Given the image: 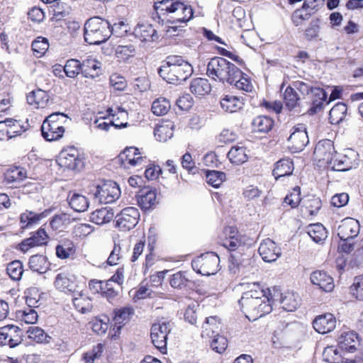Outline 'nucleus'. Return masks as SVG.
Wrapping results in <instances>:
<instances>
[{
    "instance_id": "16",
    "label": "nucleus",
    "mask_w": 363,
    "mask_h": 363,
    "mask_svg": "<svg viewBox=\"0 0 363 363\" xmlns=\"http://www.w3.org/2000/svg\"><path fill=\"white\" fill-rule=\"evenodd\" d=\"M337 320L333 314L327 313L318 315L313 322L314 329L320 334L333 331L336 327Z\"/></svg>"
},
{
    "instance_id": "60",
    "label": "nucleus",
    "mask_w": 363,
    "mask_h": 363,
    "mask_svg": "<svg viewBox=\"0 0 363 363\" xmlns=\"http://www.w3.org/2000/svg\"><path fill=\"white\" fill-rule=\"evenodd\" d=\"M301 200V188L299 186L294 187L292 192L288 194L284 199L285 203L289 205L291 208L297 207L299 205Z\"/></svg>"
},
{
    "instance_id": "63",
    "label": "nucleus",
    "mask_w": 363,
    "mask_h": 363,
    "mask_svg": "<svg viewBox=\"0 0 363 363\" xmlns=\"http://www.w3.org/2000/svg\"><path fill=\"white\" fill-rule=\"evenodd\" d=\"M118 159H143L142 153L135 147H125L118 156Z\"/></svg>"
},
{
    "instance_id": "30",
    "label": "nucleus",
    "mask_w": 363,
    "mask_h": 363,
    "mask_svg": "<svg viewBox=\"0 0 363 363\" xmlns=\"http://www.w3.org/2000/svg\"><path fill=\"white\" fill-rule=\"evenodd\" d=\"M190 90L192 94L197 96H203L211 90V86L208 79L203 78H196L191 82Z\"/></svg>"
},
{
    "instance_id": "27",
    "label": "nucleus",
    "mask_w": 363,
    "mask_h": 363,
    "mask_svg": "<svg viewBox=\"0 0 363 363\" xmlns=\"http://www.w3.org/2000/svg\"><path fill=\"white\" fill-rule=\"evenodd\" d=\"M28 103L37 108L46 107L49 102V96L46 91L42 89H37L31 91L27 96Z\"/></svg>"
},
{
    "instance_id": "13",
    "label": "nucleus",
    "mask_w": 363,
    "mask_h": 363,
    "mask_svg": "<svg viewBox=\"0 0 363 363\" xmlns=\"http://www.w3.org/2000/svg\"><path fill=\"white\" fill-rule=\"evenodd\" d=\"M258 251L265 262H275L281 255V248L269 238L264 239L261 242Z\"/></svg>"
},
{
    "instance_id": "25",
    "label": "nucleus",
    "mask_w": 363,
    "mask_h": 363,
    "mask_svg": "<svg viewBox=\"0 0 363 363\" xmlns=\"http://www.w3.org/2000/svg\"><path fill=\"white\" fill-rule=\"evenodd\" d=\"M221 108L228 113H234L242 108L243 99L232 94L223 96L220 101Z\"/></svg>"
},
{
    "instance_id": "22",
    "label": "nucleus",
    "mask_w": 363,
    "mask_h": 363,
    "mask_svg": "<svg viewBox=\"0 0 363 363\" xmlns=\"http://www.w3.org/2000/svg\"><path fill=\"white\" fill-rule=\"evenodd\" d=\"M245 291L243 293L240 299H259L264 301H270L266 291L261 287L257 282L247 283L245 286Z\"/></svg>"
},
{
    "instance_id": "20",
    "label": "nucleus",
    "mask_w": 363,
    "mask_h": 363,
    "mask_svg": "<svg viewBox=\"0 0 363 363\" xmlns=\"http://www.w3.org/2000/svg\"><path fill=\"white\" fill-rule=\"evenodd\" d=\"M72 302L75 308L81 313H86L93 308L91 298L80 289L72 294Z\"/></svg>"
},
{
    "instance_id": "56",
    "label": "nucleus",
    "mask_w": 363,
    "mask_h": 363,
    "mask_svg": "<svg viewBox=\"0 0 363 363\" xmlns=\"http://www.w3.org/2000/svg\"><path fill=\"white\" fill-rule=\"evenodd\" d=\"M17 315L21 321L26 324L35 323L38 317L37 312L31 308H28L24 311H19Z\"/></svg>"
},
{
    "instance_id": "51",
    "label": "nucleus",
    "mask_w": 363,
    "mask_h": 363,
    "mask_svg": "<svg viewBox=\"0 0 363 363\" xmlns=\"http://www.w3.org/2000/svg\"><path fill=\"white\" fill-rule=\"evenodd\" d=\"M6 271L13 280H19L23 273V264L19 260L13 261L8 264Z\"/></svg>"
},
{
    "instance_id": "26",
    "label": "nucleus",
    "mask_w": 363,
    "mask_h": 363,
    "mask_svg": "<svg viewBox=\"0 0 363 363\" xmlns=\"http://www.w3.org/2000/svg\"><path fill=\"white\" fill-rule=\"evenodd\" d=\"M138 203L143 209L147 210L152 208L157 203L156 191L148 187L140 190Z\"/></svg>"
},
{
    "instance_id": "43",
    "label": "nucleus",
    "mask_w": 363,
    "mask_h": 363,
    "mask_svg": "<svg viewBox=\"0 0 363 363\" xmlns=\"http://www.w3.org/2000/svg\"><path fill=\"white\" fill-rule=\"evenodd\" d=\"M50 47L48 38L38 36L32 43V50L37 57L45 54Z\"/></svg>"
},
{
    "instance_id": "47",
    "label": "nucleus",
    "mask_w": 363,
    "mask_h": 363,
    "mask_svg": "<svg viewBox=\"0 0 363 363\" xmlns=\"http://www.w3.org/2000/svg\"><path fill=\"white\" fill-rule=\"evenodd\" d=\"M189 281V279L186 277V273L184 272H177L169 278V284L172 287L178 289H182L185 288Z\"/></svg>"
},
{
    "instance_id": "53",
    "label": "nucleus",
    "mask_w": 363,
    "mask_h": 363,
    "mask_svg": "<svg viewBox=\"0 0 363 363\" xmlns=\"http://www.w3.org/2000/svg\"><path fill=\"white\" fill-rule=\"evenodd\" d=\"M69 223V218L66 214L55 216L50 220V225L55 231H63Z\"/></svg>"
},
{
    "instance_id": "58",
    "label": "nucleus",
    "mask_w": 363,
    "mask_h": 363,
    "mask_svg": "<svg viewBox=\"0 0 363 363\" xmlns=\"http://www.w3.org/2000/svg\"><path fill=\"white\" fill-rule=\"evenodd\" d=\"M351 292L356 298L363 301V275L356 277L350 287Z\"/></svg>"
},
{
    "instance_id": "33",
    "label": "nucleus",
    "mask_w": 363,
    "mask_h": 363,
    "mask_svg": "<svg viewBox=\"0 0 363 363\" xmlns=\"http://www.w3.org/2000/svg\"><path fill=\"white\" fill-rule=\"evenodd\" d=\"M299 296L291 291H287L281 294L280 303L282 308L286 311H294L299 306Z\"/></svg>"
},
{
    "instance_id": "41",
    "label": "nucleus",
    "mask_w": 363,
    "mask_h": 363,
    "mask_svg": "<svg viewBox=\"0 0 363 363\" xmlns=\"http://www.w3.org/2000/svg\"><path fill=\"white\" fill-rule=\"evenodd\" d=\"M135 48L133 45H118L115 50V57L118 61H126L135 56Z\"/></svg>"
},
{
    "instance_id": "61",
    "label": "nucleus",
    "mask_w": 363,
    "mask_h": 363,
    "mask_svg": "<svg viewBox=\"0 0 363 363\" xmlns=\"http://www.w3.org/2000/svg\"><path fill=\"white\" fill-rule=\"evenodd\" d=\"M105 117H100L99 118H96L94 121V123L96 125L97 128L108 131L111 126H114L116 128H125L127 126L128 123H121L120 124L116 123L115 121H111L110 122H106L104 121Z\"/></svg>"
},
{
    "instance_id": "55",
    "label": "nucleus",
    "mask_w": 363,
    "mask_h": 363,
    "mask_svg": "<svg viewBox=\"0 0 363 363\" xmlns=\"http://www.w3.org/2000/svg\"><path fill=\"white\" fill-rule=\"evenodd\" d=\"M284 100L286 106L289 109H293L298 105L299 98L295 90L291 86H288L284 93Z\"/></svg>"
},
{
    "instance_id": "24",
    "label": "nucleus",
    "mask_w": 363,
    "mask_h": 363,
    "mask_svg": "<svg viewBox=\"0 0 363 363\" xmlns=\"http://www.w3.org/2000/svg\"><path fill=\"white\" fill-rule=\"evenodd\" d=\"M174 124L171 121H162L157 125L154 130V135L157 140L166 142L171 139L174 135Z\"/></svg>"
},
{
    "instance_id": "5",
    "label": "nucleus",
    "mask_w": 363,
    "mask_h": 363,
    "mask_svg": "<svg viewBox=\"0 0 363 363\" xmlns=\"http://www.w3.org/2000/svg\"><path fill=\"white\" fill-rule=\"evenodd\" d=\"M69 118L64 113L56 112L48 116L41 126L43 137L48 141L60 139L65 133V124Z\"/></svg>"
},
{
    "instance_id": "7",
    "label": "nucleus",
    "mask_w": 363,
    "mask_h": 363,
    "mask_svg": "<svg viewBox=\"0 0 363 363\" xmlns=\"http://www.w3.org/2000/svg\"><path fill=\"white\" fill-rule=\"evenodd\" d=\"M192 267L203 276L216 274L220 270V257L215 252H206L192 262Z\"/></svg>"
},
{
    "instance_id": "42",
    "label": "nucleus",
    "mask_w": 363,
    "mask_h": 363,
    "mask_svg": "<svg viewBox=\"0 0 363 363\" xmlns=\"http://www.w3.org/2000/svg\"><path fill=\"white\" fill-rule=\"evenodd\" d=\"M27 333L28 338L38 343H48L50 342V337L39 327H29Z\"/></svg>"
},
{
    "instance_id": "23",
    "label": "nucleus",
    "mask_w": 363,
    "mask_h": 363,
    "mask_svg": "<svg viewBox=\"0 0 363 363\" xmlns=\"http://www.w3.org/2000/svg\"><path fill=\"white\" fill-rule=\"evenodd\" d=\"M225 233L228 237L223 240V245L229 250L234 251L244 244L243 238L235 228L230 226L225 228Z\"/></svg>"
},
{
    "instance_id": "35",
    "label": "nucleus",
    "mask_w": 363,
    "mask_h": 363,
    "mask_svg": "<svg viewBox=\"0 0 363 363\" xmlns=\"http://www.w3.org/2000/svg\"><path fill=\"white\" fill-rule=\"evenodd\" d=\"M220 321L216 316L206 318L202 325V337H211L220 329Z\"/></svg>"
},
{
    "instance_id": "52",
    "label": "nucleus",
    "mask_w": 363,
    "mask_h": 363,
    "mask_svg": "<svg viewBox=\"0 0 363 363\" xmlns=\"http://www.w3.org/2000/svg\"><path fill=\"white\" fill-rule=\"evenodd\" d=\"M211 337V349L219 354L223 353L228 347V340L226 337L218 334L213 335Z\"/></svg>"
},
{
    "instance_id": "12",
    "label": "nucleus",
    "mask_w": 363,
    "mask_h": 363,
    "mask_svg": "<svg viewBox=\"0 0 363 363\" xmlns=\"http://www.w3.org/2000/svg\"><path fill=\"white\" fill-rule=\"evenodd\" d=\"M54 285L57 290L72 295L79 289L76 277L65 272L57 274Z\"/></svg>"
},
{
    "instance_id": "1",
    "label": "nucleus",
    "mask_w": 363,
    "mask_h": 363,
    "mask_svg": "<svg viewBox=\"0 0 363 363\" xmlns=\"http://www.w3.org/2000/svg\"><path fill=\"white\" fill-rule=\"evenodd\" d=\"M155 9L160 16H163L164 19L172 24L164 28L165 32L169 35H175L178 26L174 24L186 23L193 17V9L190 6L177 0H162L155 3Z\"/></svg>"
},
{
    "instance_id": "3",
    "label": "nucleus",
    "mask_w": 363,
    "mask_h": 363,
    "mask_svg": "<svg viewBox=\"0 0 363 363\" xmlns=\"http://www.w3.org/2000/svg\"><path fill=\"white\" fill-rule=\"evenodd\" d=\"M206 74L214 80L232 83L235 77L240 76V69L233 63L218 57L209 61Z\"/></svg>"
},
{
    "instance_id": "17",
    "label": "nucleus",
    "mask_w": 363,
    "mask_h": 363,
    "mask_svg": "<svg viewBox=\"0 0 363 363\" xmlns=\"http://www.w3.org/2000/svg\"><path fill=\"white\" fill-rule=\"evenodd\" d=\"M221 153H227L228 159H244L247 157V150L242 146L233 147L230 150L226 151L223 147H218L214 152H209L205 154L203 159H215L221 157Z\"/></svg>"
},
{
    "instance_id": "54",
    "label": "nucleus",
    "mask_w": 363,
    "mask_h": 363,
    "mask_svg": "<svg viewBox=\"0 0 363 363\" xmlns=\"http://www.w3.org/2000/svg\"><path fill=\"white\" fill-rule=\"evenodd\" d=\"M206 176L208 184L216 188L219 187L225 179L224 173L214 170L207 171Z\"/></svg>"
},
{
    "instance_id": "46",
    "label": "nucleus",
    "mask_w": 363,
    "mask_h": 363,
    "mask_svg": "<svg viewBox=\"0 0 363 363\" xmlns=\"http://www.w3.org/2000/svg\"><path fill=\"white\" fill-rule=\"evenodd\" d=\"M171 104L165 98H159L153 101L152 111L156 116L165 115L170 109Z\"/></svg>"
},
{
    "instance_id": "32",
    "label": "nucleus",
    "mask_w": 363,
    "mask_h": 363,
    "mask_svg": "<svg viewBox=\"0 0 363 363\" xmlns=\"http://www.w3.org/2000/svg\"><path fill=\"white\" fill-rule=\"evenodd\" d=\"M306 232L311 238L316 243L323 242L328 237V232L321 223L309 225Z\"/></svg>"
},
{
    "instance_id": "37",
    "label": "nucleus",
    "mask_w": 363,
    "mask_h": 363,
    "mask_svg": "<svg viewBox=\"0 0 363 363\" xmlns=\"http://www.w3.org/2000/svg\"><path fill=\"white\" fill-rule=\"evenodd\" d=\"M347 106L344 103L336 104L330 111L329 119L332 124H338L344 120L347 113Z\"/></svg>"
},
{
    "instance_id": "28",
    "label": "nucleus",
    "mask_w": 363,
    "mask_h": 363,
    "mask_svg": "<svg viewBox=\"0 0 363 363\" xmlns=\"http://www.w3.org/2000/svg\"><path fill=\"white\" fill-rule=\"evenodd\" d=\"M68 201L69 206L77 212H84L89 206L88 199L79 193H70Z\"/></svg>"
},
{
    "instance_id": "36",
    "label": "nucleus",
    "mask_w": 363,
    "mask_h": 363,
    "mask_svg": "<svg viewBox=\"0 0 363 363\" xmlns=\"http://www.w3.org/2000/svg\"><path fill=\"white\" fill-rule=\"evenodd\" d=\"M294 169L292 160H278L273 170L276 179L279 177L291 175Z\"/></svg>"
},
{
    "instance_id": "14",
    "label": "nucleus",
    "mask_w": 363,
    "mask_h": 363,
    "mask_svg": "<svg viewBox=\"0 0 363 363\" xmlns=\"http://www.w3.org/2000/svg\"><path fill=\"white\" fill-rule=\"evenodd\" d=\"M337 342L340 349L349 352H354L359 345L358 335L348 329L342 330L340 332Z\"/></svg>"
},
{
    "instance_id": "4",
    "label": "nucleus",
    "mask_w": 363,
    "mask_h": 363,
    "mask_svg": "<svg viewBox=\"0 0 363 363\" xmlns=\"http://www.w3.org/2000/svg\"><path fill=\"white\" fill-rule=\"evenodd\" d=\"M84 40L90 45H99L111 35L109 23L99 17L89 18L84 25Z\"/></svg>"
},
{
    "instance_id": "19",
    "label": "nucleus",
    "mask_w": 363,
    "mask_h": 363,
    "mask_svg": "<svg viewBox=\"0 0 363 363\" xmlns=\"http://www.w3.org/2000/svg\"><path fill=\"white\" fill-rule=\"evenodd\" d=\"M135 36L143 42H153L158 39L157 31L151 24L139 23L134 28Z\"/></svg>"
},
{
    "instance_id": "6",
    "label": "nucleus",
    "mask_w": 363,
    "mask_h": 363,
    "mask_svg": "<svg viewBox=\"0 0 363 363\" xmlns=\"http://www.w3.org/2000/svg\"><path fill=\"white\" fill-rule=\"evenodd\" d=\"M248 298L240 299L239 304L246 318L250 320H256L272 311V307L270 301H264L259 299Z\"/></svg>"
},
{
    "instance_id": "21",
    "label": "nucleus",
    "mask_w": 363,
    "mask_h": 363,
    "mask_svg": "<svg viewBox=\"0 0 363 363\" xmlns=\"http://www.w3.org/2000/svg\"><path fill=\"white\" fill-rule=\"evenodd\" d=\"M134 310L130 307H125L115 311L114 323L115 325L113 328L114 334L112 335V338L116 339L117 333H120V330L123 325L127 323L131 315H133Z\"/></svg>"
},
{
    "instance_id": "31",
    "label": "nucleus",
    "mask_w": 363,
    "mask_h": 363,
    "mask_svg": "<svg viewBox=\"0 0 363 363\" xmlns=\"http://www.w3.org/2000/svg\"><path fill=\"white\" fill-rule=\"evenodd\" d=\"M114 213L110 208H102L93 211L90 216V220L97 225L109 223L113 218Z\"/></svg>"
},
{
    "instance_id": "15",
    "label": "nucleus",
    "mask_w": 363,
    "mask_h": 363,
    "mask_svg": "<svg viewBox=\"0 0 363 363\" xmlns=\"http://www.w3.org/2000/svg\"><path fill=\"white\" fill-rule=\"evenodd\" d=\"M359 223L356 219L347 218L341 221L337 228V235L342 240L352 239L359 233Z\"/></svg>"
},
{
    "instance_id": "2",
    "label": "nucleus",
    "mask_w": 363,
    "mask_h": 363,
    "mask_svg": "<svg viewBox=\"0 0 363 363\" xmlns=\"http://www.w3.org/2000/svg\"><path fill=\"white\" fill-rule=\"evenodd\" d=\"M193 73V67L180 56H169L159 68L158 74L169 84H178L186 81Z\"/></svg>"
},
{
    "instance_id": "59",
    "label": "nucleus",
    "mask_w": 363,
    "mask_h": 363,
    "mask_svg": "<svg viewBox=\"0 0 363 363\" xmlns=\"http://www.w3.org/2000/svg\"><path fill=\"white\" fill-rule=\"evenodd\" d=\"M320 20L315 19L311 21L308 27L305 30L306 38L308 40L315 39L320 32Z\"/></svg>"
},
{
    "instance_id": "64",
    "label": "nucleus",
    "mask_w": 363,
    "mask_h": 363,
    "mask_svg": "<svg viewBox=\"0 0 363 363\" xmlns=\"http://www.w3.org/2000/svg\"><path fill=\"white\" fill-rule=\"evenodd\" d=\"M119 289L120 288H118V286L115 287L111 281H106L101 295L103 297L107 298L108 301H111L118 296Z\"/></svg>"
},
{
    "instance_id": "49",
    "label": "nucleus",
    "mask_w": 363,
    "mask_h": 363,
    "mask_svg": "<svg viewBox=\"0 0 363 363\" xmlns=\"http://www.w3.org/2000/svg\"><path fill=\"white\" fill-rule=\"evenodd\" d=\"M311 94L317 98L313 100V107L311 108L313 109L314 112H316L322 108L324 101L327 99V94L323 89L319 87L311 89Z\"/></svg>"
},
{
    "instance_id": "34",
    "label": "nucleus",
    "mask_w": 363,
    "mask_h": 363,
    "mask_svg": "<svg viewBox=\"0 0 363 363\" xmlns=\"http://www.w3.org/2000/svg\"><path fill=\"white\" fill-rule=\"evenodd\" d=\"M81 65L82 72L85 77H95L99 74V70L101 69V63L91 57L84 60Z\"/></svg>"
},
{
    "instance_id": "40",
    "label": "nucleus",
    "mask_w": 363,
    "mask_h": 363,
    "mask_svg": "<svg viewBox=\"0 0 363 363\" xmlns=\"http://www.w3.org/2000/svg\"><path fill=\"white\" fill-rule=\"evenodd\" d=\"M25 169L19 167H13L6 170L4 174L5 180L7 184L21 181L26 177Z\"/></svg>"
},
{
    "instance_id": "57",
    "label": "nucleus",
    "mask_w": 363,
    "mask_h": 363,
    "mask_svg": "<svg viewBox=\"0 0 363 363\" xmlns=\"http://www.w3.org/2000/svg\"><path fill=\"white\" fill-rule=\"evenodd\" d=\"M91 328L94 333L98 335H104L108 329V318L104 317V319L95 318L91 322Z\"/></svg>"
},
{
    "instance_id": "8",
    "label": "nucleus",
    "mask_w": 363,
    "mask_h": 363,
    "mask_svg": "<svg viewBox=\"0 0 363 363\" xmlns=\"http://www.w3.org/2000/svg\"><path fill=\"white\" fill-rule=\"evenodd\" d=\"M172 329L169 321H160L154 323L151 328L150 337L154 346L162 353L167 352V340L169 333Z\"/></svg>"
},
{
    "instance_id": "9",
    "label": "nucleus",
    "mask_w": 363,
    "mask_h": 363,
    "mask_svg": "<svg viewBox=\"0 0 363 363\" xmlns=\"http://www.w3.org/2000/svg\"><path fill=\"white\" fill-rule=\"evenodd\" d=\"M121 196V190L118 184L113 181H105L97 185L94 196L101 203H111Z\"/></svg>"
},
{
    "instance_id": "50",
    "label": "nucleus",
    "mask_w": 363,
    "mask_h": 363,
    "mask_svg": "<svg viewBox=\"0 0 363 363\" xmlns=\"http://www.w3.org/2000/svg\"><path fill=\"white\" fill-rule=\"evenodd\" d=\"M64 71L68 77L74 78L82 72L81 62L75 59L69 60L64 67Z\"/></svg>"
},
{
    "instance_id": "38",
    "label": "nucleus",
    "mask_w": 363,
    "mask_h": 363,
    "mask_svg": "<svg viewBox=\"0 0 363 363\" xmlns=\"http://www.w3.org/2000/svg\"><path fill=\"white\" fill-rule=\"evenodd\" d=\"M48 214V211L41 213H35L33 211H26L21 215L20 220L23 224L22 228L38 223L42 218H45Z\"/></svg>"
},
{
    "instance_id": "10",
    "label": "nucleus",
    "mask_w": 363,
    "mask_h": 363,
    "mask_svg": "<svg viewBox=\"0 0 363 363\" xmlns=\"http://www.w3.org/2000/svg\"><path fill=\"white\" fill-rule=\"evenodd\" d=\"M308 137L306 127L298 124L293 128V132L288 138V148L293 152H299L308 143Z\"/></svg>"
},
{
    "instance_id": "29",
    "label": "nucleus",
    "mask_w": 363,
    "mask_h": 363,
    "mask_svg": "<svg viewBox=\"0 0 363 363\" xmlns=\"http://www.w3.org/2000/svg\"><path fill=\"white\" fill-rule=\"evenodd\" d=\"M28 266L32 271L43 274L49 269L50 263L45 256L35 255L30 257Z\"/></svg>"
},
{
    "instance_id": "62",
    "label": "nucleus",
    "mask_w": 363,
    "mask_h": 363,
    "mask_svg": "<svg viewBox=\"0 0 363 363\" xmlns=\"http://www.w3.org/2000/svg\"><path fill=\"white\" fill-rule=\"evenodd\" d=\"M311 15V12H306L305 10L298 9L293 13L291 21L295 26H299L304 21L308 20Z\"/></svg>"
},
{
    "instance_id": "11",
    "label": "nucleus",
    "mask_w": 363,
    "mask_h": 363,
    "mask_svg": "<svg viewBox=\"0 0 363 363\" xmlns=\"http://www.w3.org/2000/svg\"><path fill=\"white\" fill-rule=\"evenodd\" d=\"M139 218L138 210L134 207H128L117 215L116 225L121 230H130L137 225Z\"/></svg>"
},
{
    "instance_id": "45",
    "label": "nucleus",
    "mask_w": 363,
    "mask_h": 363,
    "mask_svg": "<svg viewBox=\"0 0 363 363\" xmlns=\"http://www.w3.org/2000/svg\"><path fill=\"white\" fill-rule=\"evenodd\" d=\"M75 252L74 245L69 240L64 241L56 247V255L60 259H67Z\"/></svg>"
},
{
    "instance_id": "44",
    "label": "nucleus",
    "mask_w": 363,
    "mask_h": 363,
    "mask_svg": "<svg viewBox=\"0 0 363 363\" xmlns=\"http://www.w3.org/2000/svg\"><path fill=\"white\" fill-rule=\"evenodd\" d=\"M272 121L267 116H257L252 121V128L255 132L266 133L272 128Z\"/></svg>"
},
{
    "instance_id": "18",
    "label": "nucleus",
    "mask_w": 363,
    "mask_h": 363,
    "mask_svg": "<svg viewBox=\"0 0 363 363\" xmlns=\"http://www.w3.org/2000/svg\"><path fill=\"white\" fill-rule=\"evenodd\" d=\"M311 281L325 292H330L334 289L335 284L331 276L323 271H315L311 274Z\"/></svg>"
},
{
    "instance_id": "48",
    "label": "nucleus",
    "mask_w": 363,
    "mask_h": 363,
    "mask_svg": "<svg viewBox=\"0 0 363 363\" xmlns=\"http://www.w3.org/2000/svg\"><path fill=\"white\" fill-rule=\"evenodd\" d=\"M231 85H234L237 89L246 91L250 92L252 91L253 86L247 77L246 74H244L240 70V76L236 77L234 78V80L232 83H229Z\"/></svg>"
},
{
    "instance_id": "39",
    "label": "nucleus",
    "mask_w": 363,
    "mask_h": 363,
    "mask_svg": "<svg viewBox=\"0 0 363 363\" xmlns=\"http://www.w3.org/2000/svg\"><path fill=\"white\" fill-rule=\"evenodd\" d=\"M104 351V345L98 343L82 354V360L84 363H94L102 357Z\"/></svg>"
}]
</instances>
